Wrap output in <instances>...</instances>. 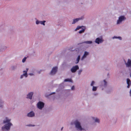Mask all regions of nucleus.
I'll list each match as a JSON object with an SVG mask.
<instances>
[{
	"label": "nucleus",
	"instance_id": "obj_1",
	"mask_svg": "<svg viewBox=\"0 0 131 131\" xmlns=\"http://www.w3.org/2000/svg\"><path fill=\"white\" fill-rule=\"evenodd\" d=\"M6 119L5 121H4L3 123L4 124L6 123L7 124L2 127V130H4L5 129L6 130L9 129L10 126L12 125V124L10 123V119H8L7 117L6 118Z\"/></svg>",
	"mask_w": 131,
	"mask_h": 131
},
{
	"label": "nucleus",
	"instance_id": "obj_2",
	"mask_svg": "<svg viewBox=\"0 0 131 131\" xmlns=\"http://www.w3.org/2000/svg\"><path fill=\"white\" fill-rule=\"evenodd\" d=\"M124 61L126 67L130 70V69L131 68V59H128L127 61L125 59L124 60Z\"/></svg>",
	"mask_w": 131,
	"mask_h": 131
},
{
	"label": "nucleus",
	"instance_id": "obj_3",
	"mask_svg": "<svg viewBox=\"0 0 131 131\" xmlns=\"http://www.w3.org/2000/svg\"><path fill=\"white\" fill-rule=\"evenodd\" d=\"M126 19V18L124 16H121L118 17V19L117 22V24H120L122 22L124 21Z\"/></svg>",
	"mask_w": 131,
	"mask_h": 131
},
{
	"label": "nucleus",
	"instance_id": "obj_4",
	"mask_svg": "<svg viewBox=\"0 0 131 131\" xmlns=\"http://www.w3.org/2000/svg\"><path fill=\"white\" fill-rule=\"evenodd\" d=\"M58 69V67H53L49 73V74L51 75H54L57 71Z\"/></svg>",
	"mask_w": 131,
	"mask_h": 131
},
{
	"label": "nucleus",
	"instance_id": "obj_5",
	"mask_svg": "<svg viewBox=\"0 0 131 131\" xmlns=\"http://www.w3.org/2000/svg\"><path fill=\"white\" fill-rule=\"evenodd\" d=\"M104 40L102 37H98L96 38L94 42L96 43L99 44L102 43L104 41Z\"/></svg>",
	"mask_w": 131,
	"mask_h": 131
},
{
	"label": "nucleus",
	"instance_id": "obj_6",
	"mask_svg": "<svg viewBox=\"0 0 131 131\" xmlns=\"http://www.w3.org/2000/svg\"><path fill=\"white\" fill-rule=\"evenodd\" d=\"M75 124L76 128L78 130H82V128L80 125V123L77 121H75Z\"/></svg>",
	"mask_w": 131,
	"mask_h": 131
},
{
	"label": "nucleus",
	"instance_id": "obj_7",
	"mask_svg": "<svg viewBox=\"0 0 131 131\" xmlns=\"http://www.w3.org/2000/svg\"><path fill=\"white\" fill-rule=\"evenodd\" d=\"M79 69V66L76 65L72 67L71 69V71L72 72L74 73L75 72L77 71Z\"/></svg>",
	"mask_w": 131,
	"mask_h": 131
},
{
	"label": "nucleus",
	"instance_id": "obj_8",
	"mask_svg": "<svg viewBox=\"0 0 131 131\" xmlns=\"http://www.w3.org/2000/svg\"><path fill=\"white\" fill-rule=\"evenodd\" d=\"M37 105L38 108L41 110L44 107V104L42 102H39L38 103Z\"/></svg>",
	"mask_w": 131,
	"mask_h": 131
},
{
	"label": "nucleus",
	"instance_id": "obj_9",
	"mask_svg": "<svg viewBox=\"0 0 131 131\" xmlns=\"http://www.w3.org/2000/svg\"><path fill=\"white\" fill-rule=\"evenodd\" d=\"M46 22V21L45 20L43 21H39L38 20H36V25H38L39 24H40L41 25H42L43 26L45 25V23Z\"/></svg>",
	"mask_w": 131,
	"mask_h": 131
},
{
	"label": "nucleus",
	"instance_id": "obj_10",
	"mask_svg": "<svg viewBox=\"0 0 131 131\" xmlns=\"http://www.w3.org/2000/svg\"><path fill=\"white\" fill-rule=\"evenodd\" d=\"M89 55V53L87 51H85L83 56L81 58V60H83L84 59L86 58L87 56Z\"/></svg>",
	"mask_w": 131,
	"mask_h": 131
},
{
	"label": "nucleus",
	"instance_id": "obj_11",
	"mask_svg": "<svg viewBox=\"0 0 131 131\" xmlns=\"http://www.w3.org/2000/svg\"><path fill=\"white\" fill-rule=\"evenodd\" d=\"M23 74L21 75L20 78L23 79L24 77H25V78H27L28 77V74L26 71H23Z\"/></svg>",
	"mask_w": 131,
	"mask_h": 131
},
{
	"label": "nucleus",
	"instance_id": "obj_12",
	"mask_svg": "<svg viewBox=\"0 0 131 131\" xmlns=\"http://www.w3.org/2000/svg\"><path fill=\"white\" fill-rule=\"evenodd\" d=\"M35 115V113L33 111H31L27 114V116L29 117H32Z\"/></svg>",
	"mask_w": 131,
	"mask_h": 131
},
{
	"label": "nucleus",
	"instance_id": "obj_13",
	"mask_svg": "<svg viewBox=\"0 0 131 131\" xmlns=\"http://www.w3.org/2000/svg\"><path fill=\"white\" fill-rule=\"evenodd\" d=\"M33 94V93L32 92L29 93L27 95V98L30 99H31Z\"/></svg>",
	"mask_w": 131,
	"mask_h": 131
},
{
	"label": "nucleus",
	"instance_id": "obj_14",
	"mask_svg": "<svg viewBox=\"0 0 131 131\" xmlns=\"http://www.w3.org/2000/svg\"><path fill=\"white\" fill-rule=\"evenodd\" d=\"M79 21L78 18H76L75 19H73L72 20V24H74L78 22V21Z\"/></svg>",
	"mask_w": 131,
	"mask_h": 131
},
{
	"label": "nucleus",
	"instance_id": "obj_15",
	"mask_svg": "<svg viewBox=\"0 0 131 131\" xmlns=\"http://www.w3.org/2000/svg\"><path fill=\"white\" fill-rule=\"evenodd\" d=\"M17 68V65H14L12 66H11V68L12 70L14 71Z\"/></svg>",
	"mask_w": 131,
	"mask_h": 131
},
{
	"label": "nucleus",
	"instance_id": "obj_16",
	"mask_svg": "<svg viewBox=\"0 0 131 131\" xmlns=\"http://www.w3.org/2000/svg\"><path fill=\"white\" fill-rule=\"evenodd\" d=\"M113 39H118L120 40H121L122 39V38L121 37L118 36L117 37L116 36H114L112 37Z\"/></svg>",
	"mask_w": 131,
	"mask_h": 131
},
{
	"label": "nucleus",
	"instance_id": "obj_17",
	"mask_svg": "<svg viewBox=\"0 0 131 131\" xmlns=\"http://www.w3.org/2000/svg\"><path fill=\"white\" fill-rule=\"evenodd\" d=\"M80 55H79L77 58L76 59V61L75 62V64H77L79 62V61L80 59Z\"/></svg>",
	"mask_w": 131,
	"mask_h": 131
},
{
	"label": "nucleus",
	"instance_id": "obj_18",
	"mask_svg": "<svg viewBox=\"0 0 131 131\" xmlns=\"http://www.w3.org/2000/svg\"><path fill=\"white\" fill-rule=\"evenodd\" d=\"M83 27L84 28H82V30H80L79 32V34H81L84 32V31H85V27L84 26H83Z\"/></svg>",
	"mask_w": 131,
	"mask_h": 131
},
{
	"label": "nucleus",
	"instance_id": "obj_19",
	"mask_svg": "<svg viewBox=\"0 0 131 131\" xmlns=\"http://www.w3.org/2000/svg\"><path fill=\"white\" fill-rule=\"evenodd\" d=\"M82 43H86V44H91L92 43V41H85ZM81 44L82 43H81Z\"/></svg>",
	"mask_w": 131,
	"mask_h": 131
},
{
	"label": "nucleus",
	"instance_id": "obj_20",
	"mask_svg": "<svg viewBox=\"0 0 131 131\" xmlns=\"http://www.w3.org/2000/svg\"><path fill=\"white\" fill-rule=\"evenodd\" d=\"M72 80L71 79H66L64 80V82H72Z\"/></svg>",
	"mask_w": 131,
	"mask_h": 131
},
{
	"label": "nucleus",
	"instance_id": "obj_21",
	"mask_svg": "<svg viewBox=\"0 0 131 131\" xmlns=\"http://www.w3.org/2000/svg\"><path fill=\"white\" fill-rule=\"evenodd\" d=\"M92 119L93 120H95V121L96 122H97L98 123H99L100 120L99 119L97 118H96L95 119L94 117H92Z\"/></svg>",
	"mask_w": 131,
	"mask_h": 131
},
{
	"label": "nucleus",
	"instance_id": "obj_22",
	"mask_svg": "<svg viewBox=\"0 0 131 131\" xmlns=\"http://www.w3.org/2000/svg\"><path fill=\"white\" fill-rule=\"evenodd\" d=\"M83 26H78L77 27V28L75 29V31H77L78 30L81 28L83 27Z\"/></svg>",
	"mask_w": 131,
	"mask_h": 131
},
{
	"label": "nucleus",
	"instance_id": "obj_23",
	"mask_svg": "<svg viewBox=\"0 0 131 131\" xmlns=\"http://www.w3.org/2000/svg\"><path fill=\"white\" fill-rule=\"evenodd\" d=\"M78 18L79 21L80 20H83L84 19V17L83 16H82L79 18Z\"/></svg>",
	"mask_w": 131,
	"mask_h": 131
},
{
	"label": "nucleus",
	"instance_id": "obj_24",
	"mask_svg": "<svg viewBox=\"0 0 131 131\" xmlns=\"http://www.w3.org/2000/svg\"><path fill=\"white\" fill-rule=\"evenodd\" d=\"M83 70L82 69H80L78 71V74L79 75L81 74V73L82 72Z\"/></svg>",
	"mask_w": 131,
	"mask_h": 131
},
{
	"label": "nucleus",
	"instance_id": "obj_25",
	"mask_svg": "<svg viewBox=\"0 0 131 131\" xmlns=\"http://www.w3.org/2000/svg\"><path fill=\"white\" fill-rule=\"evenodd\" d=\"M27 59V57H25L22 60V62L23 63H24L26 61V60Z\"/></svg>",
	"mask_w": 131,
	"mask_h": 131
},
{
	"label": "nucleus",
	"instance_id": "obj_26",
	"mask_svg": "<svg viewBox=\"0 0 131 131\" xmlns=\"http://www.w3.org/2000/svg\"><path fill=\"white\" fill-rule=\"evenodd\" d=\"M97 89V87H96L93 86V87L92 90L93 91H96Z\"/></svg>",
	"mask_w": 131,
	"mask_h": 131
},
{
	"label": "nucleus",
	"instance_id": "obj_27",
	"mask_svg": "<svg viewBox=\"0 0 131 131\" xmlns=\"http://www.w3.org/2000/svg\"><path fill=\"white\" fill-rule=\"evenodd\" d=\"M2 100L0 99V107H2Z\"/></svg>",
	"mask_w": 131,
	"mask_h": 131
},
{
	"label": "nucleus",
	"instance_id": "obj_28",
	"mask_svg": "<svg viewBox=\"0 0 131 131\" xmlns=\"http://www.w3.org/2000/svg\"><path fill=\"white\" fill-rule=\"evenodd\" d=\"M28 74L30 76H33L34 75V74L33 73H30Z\"/></svg>",
	"mask_w": 131,
	"mask_h": 131
},
{
	"label": "nucleus",
	"instance_id": "obj_29",
	"mask_svg": "<svg viewBox=\"0 0 131 131\" xmlns=\"http://www.w3.org/2000/svg\"><path fill=\"white\" fill-rule=\"evenodd\" d=\"M127 84L128 85L127 86V88H129V86L130 85V83L131 82H127Z\"/></svg>",
	"mask_w": 131,
	"mask_h": 131
},
{
	"label": "nucleus",
	"instance_id": "obj_30",
	"mask_svg": "<svg viewBox=\"0 0 131 131\" xmlns=\"http://www.w3.org/2000/svg\"><path fill=\"white\" fill-rule=\"evenodd\" d=\"M126 82H130V80L129 79H128V78L127 79Z\"/></svg>",
	"mask_w": 131,
	"mask_h": 131
},
{
	"label": "nucleus",
	"instance_id": "obj_31",
	"mask_svg": "<svg viewBox=\"0 0 131 131\" xmlns=\"http://www.w3.org/2000/svg\"><path fill=\"white\" fill-rule=\"evenodd\" d=\"M74 89V86H72L71 88V89L72 90H73Z\"/></svg>",
	"mask_w": 131,
	"mask_h": 131
},
{
	"label": "nucleus",
	"instance_id": "obj_32",
	"mask_svg": "<svg viewBox=\"0 0 131 131\" xmlns=\"http://www.w3.org/2000/svg\"><path fill=\"white\" fill-rule=\"evenodd\" d=\"M7 48V46H5L3 47V49H6Z\"/></svg>",
	"mask_w": 131,
	"mask_h": 131
},
{
	"label": "nucleus",
	"instance_id": "obj_33",
	"mask_svg": "<svg viewBox=\"0 0 131 131\" xmlns=\"http://www.w3.org/2000/svg\"><path fill=\"white\" fill-rule=\"evenodd\" d=\"M28 69L27 68L26 69V70H24V71H26V72L27 73V71H28Z\"/></svg>",
	"mask_w": 131,
	"mask_h": 131
},
{
	"label": "nucleus",
	"instance_id": "obj_34",
	"mask_svg": "<svg viewBox=\"0 0 131 131\" xmlns=\"http://www.w3.org/2000/svg\"><path fill=\"white\" fill-rule=\"evenodd\" d=\"M95 82H92L91 84V86H93L94 84V83Z\"/></svg>",
	"mask_w": 131,
	"mask_h": 131
},
{
	"label": "nucleus",
	"instance_id": "obj_35",
	"mask_svg": "<svg viewBox=\"0 0 131 131\" xmlns=\"http://www.w3.org/2000/svg\"><path fill=\"white\" fill-rule=\"evenodd\" d=\"M130 95H131V89L130 90L129 92Z\"/></svg>",
	"mask_w": 131,
	"mask_h": 131
},
{
	"label": "nucleus",
	"instance_id": "obj_36",
	"mask_svg": "<svg viewBox=\"0 0 131 131\" xmlns=\"http://www.w3.org/2000/svg\"><path fill=\"white\" fill-rule=\"evenodd\" d=\"M28 126H34V125H28Z\"/></svg>",
	"mask_w": 131,
	"mask_h": 131
},
{
	"label": "nucleus",
	"instance_id": "obj_37",
	"mask_svg": "<svg viewBox=\"0 0 131 131\" xmlns=\"http://www.w3.org/2000/svg\"><path fill=\"white\" fill-rule=\"evenodd\" d=\"M103 81V82H106V80H104Z\"/></svg>",
	"mask_w": 131,
	"mask_h": 131
},
{
	"label": "nucleus",
	"instance_id": "obj_38",
	"mask_svg": "<svg viewBox=\"0 0 131 131\" xmlns=\"http://www.w3.org/2000/svg\"><path fill=\"white\" fill-rule=\"evenodd\" d=\"M55 93L54 92H53V93H51L50 94L51 95V94H54Z\"/></svg>",
	"mask_w": 131,
	"mask_h": 131
},
{
	"label": "nucleus",
	"instance_id": "obj_39",
	"mask_svg": "<svg viewBox=\"0 0 131 131\" xmlns=\"http://www.w3.org/2000/svg\"><path fill=\"white\" fill-rule=\"evenodd\" d=\"M63 128V127L61 128V130H62Z\"/></svg>",
	"mask_w": 131,
	"mask_h": 131
},
{
	"label": "nucleus",
	"instance_id": "obj_40",
	"mask_svg": "<svg viewBox=\"0 0 131 131\" xmlns=\"http://www.w3.org/2000/svg\"><path fill=\"white\" fill-rule=\"evenodd\" d=\"M130 77H131V73H130Z\"/></svg>",
	"mask_w": 131,
	"mask_h": 131
},
{
	"label": "nucleus",
	"instance_id": "obj_41",
	"mask_svg": "<svg viewBox=\"0 0 131 131\" xmlns=\"http://www.w3.org/2000/svg\"><path fill=\"white\" fill-rule=\"evenodd\" d=\"M107 82H105V84H106V83H107Z\"/></svg>",
	"mask_w": 131,
	"mask_h": 131
},
{
	"label": "nucleus",
	"instance_id": "obj_42",
	"mask_svg": "<svg viewBox=\"0 0 131 131\" xmlns=\"http://www.w3.org/2000/svg\"><path fill=\"white\" fill-rule=\"evenodd\" d=\"M92 82H94L93 81H92Z\"/></svg>",
	"mask_w": 131,
	"mask_h": 131
}]
</instances>
